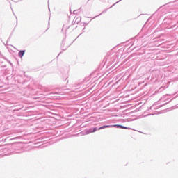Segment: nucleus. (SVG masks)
Instances as JSON below:
<instances>
[{
	"label": "nucleus",
	"mask_w": 178,
	"mask_h": 178,
	"mask_svg": "<svg viewBox=\"0 0 178 178\" xmlns=\"http://www.w3.org/2000/svg\"><path fill=\"white\" fill-rule=\"evenodd\" d=\"M3 59H5V60H7V62H8V63H9L10 65H11V66H12V62L8 60V59H7L6 58H5V57H3Z\"/></svg>",
	"instance_id": "nucleus-9"
},
{
	"label": "nucleus",
	"mask_w": 178,
	"mask_h": 178,
	"mask_svg": "<svg viewBox=\"0 0 178 178\" xmlns=\"http://www.w3.org/2000/svg\"><path fill=\"white\" fill-rule=\"evenodd\" d=\"M14 80L15 82L18 83L19 84H24L26 81H24V78H23V76L22 75H17Z\"/></svg>",
	"instance_id": "nucleus-2"
},
{
	"label": "nucleus",
	"mask_w": 178,
	"mask_h": 178,
	"mask_svg": "<svg viewBox=\"0 0 178 178\" xmlns=\"http://www.w3.org/2000/svg\"><path fill=\"white\" fill-rule=\"evenodd\" d=\"M83 127H86V125H83Z\"/></svg>",
	"instance_id": "nucleus-22"
},
{
	"label": "nucleus",
	"mask_w": 178,
	"mask_h": 178,
	"mask_svg": "<svg viewBox=\"0 0 178 178\" xmlns=\"http://www.w3.org/2000/svg\"><path fill=\"white\" fill-rule=\"evenodd\" d=\"M68 29H70V25L68 26H66V25H63V29H62V31H63V30H65V31H67Z\"/></svg>",
	"instance_id": "nucleus-8"
},
{
	"label": "nucleus",
	"mask_w": 178,
	"mask_h": 178,
	"mask_svg": "<svg viewBox=\"0 0 178 178\" xmlns=\"http://www.w3.org/2000/svg\"><path fill=\"white\" fill-rule=\"evenodd\" d=\"M88 80H90L89 78H86L85 80H84V83H86V81H88Z\"/></svg>",
	"instance_id": "nucleus-11"
},
{
	"label": "nucleus",
	"mask_w": 178,
	"mask_h": 178,
	"mask_svg": "<svg viewBox=\"0 0 178 178\" xmlns=\"http://www.w3.org/2000/svg\"><path fill=\"white\" fill-rule=\"evenodd\" d=\"M15 154H20V152H15Z\"/></svg>",
	"instance_id": "nucleus-15"
},
{
	"label": "nucleus",
	"mask_w": 178,
	"mask_h": 178,
	"mask_svg": "<svg viewBox=\"0 0 178 178\" xmlns=\"http://www.w3.org/2000/svg\"><path fill=\"white\" fill-rule=\"evenodd\" d=\"M9 40H10V36L8 38L7 42L9 41Z\"/></svg>",
	"instance_id": "nucleus-16"
},
{
	"label": "nucleus",
	"mask_w": 178,
	"mask_h": 178,
	"mask_svg": "<svg viewBox=\"0 0 178 178\" xmlns=\"http://www.w3.org/2000/svg\"><path fill=\"white\" fill-rule=\"evenodd\" d=\"M108 127H120V129H124V130H127V127H124L122 125H117V124H115V125H104L103 127H101L99 128V130H102V129H106Z\"/></svg>",
	"instance_id": "nucleus-1"
},
{
	"label": "nucleus",
	"mask_w": 178,
	"mask_h": 178,
	"mask_svg": "<svg viewBox=\"0 0 178 178\" xmlns=\"http://www.w3.org/2000/svg\"><path fill=\"white\" fill-rule=\"evenodd\" d=\"M70 12H72V10L70 8Z\"/></svg>",
	"instance_id": "nucleus-21"
},
{
	"label": "nucleus",
	"mask_w": 178,
	"mask_h": 178,
	"mask_svg": "<svg viewBox=\"0 0 178 178\" xmlns=\"http://www.w3.org/2000/svg\"><path fill=\"white\" fill-rule=\"evenodd\" d=\"M62 54V52H60L59 54L57 56V58H59V56Z\"/></svg>",
	"instance_id": "nucleus-13"
},
{
	"label": "nucleus",
	"mask_w": 178,
	"mask_h": 178,
	"mask_svg": "<svg viewBox=\"0 0 178 178\" xmlns=\"http://www.w3.org/2000/svg\"><path fill=\"white\" fill-rule=\"evenodd\" d=\"M72 24L73 25V24H74V23L72 22Z\"/></svg>",
	"instance_id": "nucleus-23"
},
{
	"label": "nucleus",
	"mask_w": 178,
	"mask_h": 178,
	"mask_svg": "<svg viewBox=\"0 0 178 178\" xmlns=\"http://www.w3.org/2000/svg\"><path fill=\"white\" fill-rule=\"evenodd\" d=\"M76 40H77V38H76V39L73 41V42H74Z\"/></svg>",
	"instance_id": "nucleus-18"
},
{
	"label": "nucleus",
	"mask_w": 178,
	"mask_h": 178,
	"mask_svg": "<svg viewBox=\"0 0 178 178\" xmlns=\"http://www.w3.org/2000/svg\"><path fill=\"white\" fill-rule=\"evenodd\" d=\"M73 13H74V15H77V10H74L73 11Z\"/></svg>",
	"instance_id": "nucleus-10"
},
{
	"label": "nucleus",
	"mask_w": 178,
	"mask_h": 178,
	"mask_svg": "<svg viewBox=\"0 0 178 178\" xmlns=\"http://www.w3.org/2000/svg\"><path fill=\"white\" fill-rule=\"evenodd\" d=\"M48 29H49V28H47V30H48Z\"/></svg>",
	"instance_id": "nucleus-25"
},
{
	"label": "nucleus",
	"mask_w": 178,
	"mask_h": 178,
	"mask_svg": "<svg viewBox=\"0 0 178 178\" xmlns=\"http://www.w3.org/2000/svg\"><path fill=\"white\" fill-rule=\"evenodd\" d=\"M48 29H49V28H47V30H48Z\"/></svg>",
	"instance_id": "nucleus-26"
},
{
	"label": "nucleus",
	"mask_w": 178,
	"mask_h": 178,
	"mask_svg": "<svg viewBox=\"0 0 178 178\" xmlns=\"http://www.w3.org/2000/svg\"><path fill=\"white\" fill-rule=\"evenodd\" d=\"M63 41H65V40H63V42L61 44V48L63 51H66V49H67V48H69V46L64 47H65V44L63 43Z\"/></svg>",
	"instance_id": "nucleus-6"
},
{
	"label": "nucleus",
	"mask_w": 178,
	"mask_h": 178,
	"mask_svg": "<svg viewBox=\"0 0 178 178\" xmlns=\"http://www.w3.org/2000/svg\"><path fill=\"white\" fill-rule=\"evenodd\" d=\"M79 134H81V136H87V134H90V129H86L82 131Z\"/></svg>",
	"instance_id": "nucleus-4"
},
{
	"label": "nucleus",
	"mask_w": 178,
	"mask_h": 178,
	"mask_svg": "<svg viewBox=\"0 0 178 178\" xmlns=\"http://www.w3.org/2000/svg\"><path fill=\"white\" fill-rule=\"evenodd\" d=\"M13 148H14V149H15L16 151H19V149H22V148H23V143H13Z\"/></svg>",
	"instance_id": "nucleus-3"
},
{
	"label": "nucleus",
	"mask_w": 178,
	"mask_h": 178,
	"mask_svg": "<svg viewBox=\"0 0 178 178\" xmlns=\"http://www.w3.org/2000/svg\"><path fill=\"white\" fill-rule=\"evenodd\" d=\"M84 24H86V25H87V24H88V23H83V26H84Z\"/></svg>",
	"instance_id": "nucleus-19"
},
{
	"label": "nucleus",
	"mask_w": 178,
	"mask_h": 178,
	"mask_svg": "<svg viewBox=\"0 0 178 178\" xmlns=\"http://www.w3.org/2000/svg\"><path fill=\"white\" fill-rule=\"evenodd\" d=\"M79 36H80V35L77 37V38H79Z\"/></svg>",
	"instance_id": "nucleus-24"
},
{
	"label": "nucleus",
	"mask_w": 178,
	"mask_h": 178,
	"mask_svg": "<svg viewBox=\"0 0 178 178\" xmlns=\"http://www.w3.org/2000/svg\"><path fill=\"white\" fill-rule=\"evenodd\" d=\"M48 26H49V22H48Z\"/></svg>",
	"instance_id": "nucleus-20"
},
{
	"label": "nucleus",
	"mask_w": 178,
	"mask_h": 178,
	"mask_svg": "<svg viewBox=\"0 0 178 178\" xmlns=\"http://www.w3.org/2000/svg\"><path fill=\"white\" fill-rule=\"evenodd\" d=\"M24 54H26V50H21L18 53V56L22 58V56H24Z\"/></svg>",
	"instance_id": "nucleus-5"
},
{
	"label": "nucleus",
	"mask_w": 178,
	"mask_h": 178,
	"mask_svg": "<svg viewBox=\"0 0 178 178\" xmlns=\"http://www.w3.org/2000/svg\"><path fill=\"white\" fill-rule=\"evenodd\" d=\"M16 139H17V137L13 138L11 140H16Z\"/></svg>",
	"instance_id": "nucleus-14"
},
{
	"label": "nucleus",
	"mask_w": 178,
	"mask_h": 178,
	"mask_svg": "<svg viewBox=\"0 0 178 178\" xmlns=\"http://www.w3.org/2000/svg\"><path fill=\"white\" fill-rule=\"evenodd\" d=\"M95 131H97V128H94L92 133H95Z\"/></svg>",
	"instance_id": "nucleus-12"
},
{
	"label": "nucleus",
	"mask_w": 178,
	"mask_h": 178,
	"mask_svg": "<svg viewBox=\"0 0 178 178\" xmlns=\"http://www.w3.org/2000/svg\"><path fill=\"white\" fill-rule=\"evenodd\" d=\"M80 22H81V17H77L75 19L74 23H76V24H79V23H80Z\"/></svg>",
	"instance_id": "nucleus-7"
},
{
	"label": "nucleus",
	"mask_w": 178,
	"mask_h": 178,
	"mask_svg": "<svg viewBox=\"0 0 178 178\" xmlns=\"http://www.w3.org/2000/svg\"><path fill=\"white\" fill-rule=\"evenodd\" d=\"M76 40H77V38H76V39L73 41V42H74Z\"/></svg>",
	"instance_id": "nucleus-17"
}]
</instances>
